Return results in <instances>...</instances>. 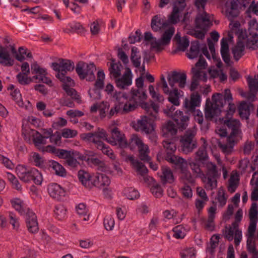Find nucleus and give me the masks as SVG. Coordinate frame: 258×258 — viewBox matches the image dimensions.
Instances as JSON below:
<instances>
[{"label": "nucleus", "mask_w": 258, "mask_h": 258, "mask_svg": "<svg viewBox=\"0 0 258 258\" xmlns=\"http://www.w3.org/2000/svg\"><path fill=\"white\" fill-rule=\"evenodd\" d=\"M232 96L230 90L226 89L224 94L216 93L213 95L212 100L209 99L206 100L205 108V115L207 120H211L215 116H218L221 112V108L226 103L228 104V109L226 110V118H229L235 112L236 106L232 103Z\"/></svg>", "instance_id": "1"}, {"label": "nucleus", "mask_w": 258, "mask_h": 258, "mask_svg": "<svg viewBox=\"0 0 258 258\" xmlns=\"http://www.w3.org/2000/svg\"><path fill=\"white\" fill-rule=\"evenodd\" d=\"M143 108L145 109L146 115L142 116L141 119L138 120L137 130L138 131L149 134L154 131L153 121L157 117L159 106L155 103H152L150 105L145 103L143 105Z\"/></svg>", "instance_id": "2"}, {"label": "nucleus", "mask_w": 258, "mask_h": 258, "mask_svg": "<svg viewBox=\"0 0 258 258\" xmlns=\"http://www.w3.org/2000/svg\"><path fill=\"white\" fill-rule=\"evenodd\" d=\"M15 171L19 179L26 183L32 181L37 185H40L42 181L41 173L36 168H29L23 165H18Z\"/></svg>", "instance_id": "3"}, {"label": "nucleus", "mask_w": 258, "mask_h": 258, "mask_svg": "<svg viewBox=\"0 0 258 258\" xmlns=\"http://www.w3.org/2000/svg\"><path fill=\"white\" fill-rule=\"evenodd\" d=\"M166 160L179 168L181 174L180 177V181L181 183L183 184H194L195 183V179L190 171L187 170V163L185 159L175 155L168 154L166 157Z\"/></svg>", "instance_id": "4"}, {"label": "nucleus", "mask_w": 258, "mask_h": 258, "mask_svg": "<svg viewBox=\"0 0 258 258\" xmlns=\"http://www.w3.org/2000/svg\"><path fill=\"white\" fill-rule=\"evenodd\" d=\"M207 0H196L195 5L200 11L195 19V27L204 31H207L212 25L209 15L205 11Z\"/></svg>", "instance_id": "5"}, {"label": "nucleus", "mask_w": 258, "mask_h": 258, "mask_svg": "<svg viewBox=\"0 0 258 258\" xmlns=\"http://www.w3.org/2000/svg\"><path fill=\"white\" fill-rule=\"evenodd\" d=\"M207 172L204 175L203 182L207 190H212L217 186V178L220 176L216 165L212 162L206 164Z\"/></svg>", "instance_id": "6"}, {"label": "nucleus", "mask_w": 258, "mask_h": 258, "mask_svg": "<svg viewBox=\"0 0 258 258\" xmlns=\"http://www.w3.org/2000/svg\"><path fill=\"white\" fill-rule=\"evenodd\" d=\"M196 131L193 129H188L180 137V143L181 150L187 154L191 153L198 146L196 138Z\"/></svg>", "instance_id": "7"}, {"label": "nucleus", "mask_w": 258, "mask_h": 258, "mask_svg": "<svg viewBox=\"0 0 258 258\" xmlns=\"http://www.w3.org/2000/svg\"><path fill=\"white\" fill-rule=\"evenodd\" d=\"M96 71V68L93 63L88 64L80 61L76 64V72L81 80L93 81L95 79L94 72Z\"/></svg>", "instance_id": "8"}, {"label": "nucleus", "mask_w": 258, "mask_h": 258, "mask_svg": "<svg viewBox=\"0 0 258 258\" xmlns=\"http://www.w3.org/2000/svg\"><path fill=\"white\" fill-rule=\"evenodd\" d=\"M175 32V28L173 27H170L166 30L163 33L161 38L158 40L155 38L151 43V47L157 51H161L163 49V47L168 45Z\"/></svg>", "instance_id": "9"}, {"label": "nucleus", "mask_w": 258, "mask_h": 258, "mask_svg": "<svg viewBox=\"0 0 258 258\" xmlns=\"http://www.w3.org/2000/svg\"><path fill=\"white\" fill-rule=\"evenodd\" d=\"M107 142L113 146H118L120 148L127 147V141L124 134L114 127L111 130V137L107 139Z\"/></svg>", "instance_id": "10"}, {"label": "nucleus", "mask_w": 258, "mask_h": 258, "mask_svg": "<svg viewBox=\"0 0 258 258\" xmlns=\"http://www.w3.org/2000/svg\"><path fill=\"white\" fill-rule=\"evenodd\" d=\"M186 5L184 0H179L174 3L172 11L168 18L170 24L175 25L179 22L180 14L184 10Z\"/></svg>", "instance_id": "11"}, {"label": "nucleus", "mask_w": 258, "mask_h": 258, "mask_svg": "<svg viewBox=\"0 0 258 258\" xmlns=\"http://www.w3.org/2000/svg\"><path fill=\"white\" fill-rule=\"evenodd\" d=\"M186 78L185 73L172 71L168 75L167 80L169 85L173 89L175 84H177L180 88H183L186 84Z\"/></svg>", "instance_id": "12"}, {"label": "nucleus", "mask_w": 258, "mask_h": 258, "mask_svg": "<svg viewBox=\"0 0 258 258\" xmlns=\"http://www.w3.org/2000/svg\"><path fill=\"white\" fill-rule=\"evenodd\" d=\"M249 225L246 235L253 237L258 220V207L256 203H253L249 211Z\"/></svg>", "instance_id": "13"}, {"label": "nucleus", "mask_w": 258, "mask_h": 258, "mask_svg": "<svg viewBox=\"0 0 258 258\" xmlns=\"http://www.w3.org/2000/svg\"><path fill=\"white\" fill-rule=\"evenodd\" d=\"M238 39L244 42L246 47L252 49H258V34H248L246 31H241L238 35Z\"/></svg>", "instance_id": "14"}, {"label": "nucleus", "mask_w": 258, "mask_h": 258, "mask_svg": "<svg viewBox=\"0 0 258 258\" xmlns=\"http://www.w3.org/2000/svg\"><path fill=\"white\" fill-rule=\"evenodd\" d=\"M92 185L103 189L104 194L108 191L107 187L110 184L109 177L102 173H97L92 178Z\"/></svg>", "instance_id": "15"}, {"label": "nucleus", "mask_w": 258, "mask_h": 258, "mask_svg": "<svg viewBox=\"0 0 258 258\" xmlns=\"http://www.w3.org/2000/svg\"><path fill=\"white\" fill-rule=\"evenodd\" d=\"M132 78L133 75L131 70L130 68H127L122 76L118 77L114 80L117 88L124 89L132 85Z\"/></svg>", "instance_id": "16"}, {"label": "nucleus", "mask_w": 258, "mask_h": 258, "mask_svg": "<svg viewBox=\"0 0 258 258\" xmlns=\"http://www.w3.org/2000/svg\"><path fill=\"white\" fill-rule=\"evenodd\" d=\"M51 67L57 73H67V72L74 70L75 64L74 62L70 60L61 59L59 60V62L52 63Z\"/></svg>", "instance_id": "17"}, {"label": "nucleus", "mask_w": 258, "mask_h": 258, "mask_svg": "<svg viewBox=\"0 0 258 258\" xmlns=\"http://www.w3.org/2000/svg\"><path fill=\"white\" fill-rule=\"evenodd\" d=\"M201 102V96L198 92H194L190 95V99L184 100L183 105L187 112L191 113L200 106Z\"/></svg>", "instance_id": "18"}, {"label": "nucleus", "mask_w": 258, "mask_h": 258, "mask_svg": "<svg viewBox=\"0 0 258 258\" xmlns=\"http://www.w3.org/2000/svg\"><path fill=\"white\" fill-rule=\"evenodd\" d=\"M224 237L229 241H232L233 239L236 246L239 244L242 239V231L238 227L234 228L232 224L229 228L226 227Z\"/></svg>", "instance_id": "19"}, {"label": "nucleus", "mask_w": 258, "mask_h": 258, "mask_svg": "<svg viewBox=\"0 0 258 258\" xmlns=\"http://www.w3.org/2000/svg\"><path fill=\"white\" fill-rule=\"evenodd\" d=\"M27 228L31 233H35L38 232V224L35 214L30 209H27L25 214Z\"/></svg>", "instance_id": "20"}, {"label": "nucleus", "mask_w": 258, "mask_h": 258, "mask_svg": "<svg viewBox=\"0 0 258 258\" xmlns=\"http://www.w3.org/2000/svg\"><path fill=\"white\" fill-rule=\"evenodd\" d=\"M173 119L176 122L178 129L182 131L185 130L188 124L189 116L187 112H183L180 110H176L172 115Z\"/></svg>", "instance_id": "21"}, {"label": "nucleus", "mask_w": 258, "mask_h": 258, "mask_svg": "<svg viewBox=\"0 0 258 258\" xmlns=\"http://www.w3.org/2000/svg\"><path fill=\"white\" fill-rule=\"evenodd\" d=\"M130 101H134L139 105L143 104L147 99V95L145 89H135L133 88L128 94Z\"/></svg>", "instance_id": "22"}, {"label": "nucleus", "mask_w": 258, "mask_h": 258, "mask_svg": "<svg viewBox=\"0 0 258 258\" xmlns=\"http://www.w3.org/2000/svg\"><path fill=\"white\" fill-rule=\"evenodd\" d=\"M239 8L240 3L238 0H231L229 4H227L226 16L230 22L238 16Z\"/></svg>", "instance_id": "23"}, {"label": "nucleus", "mask_w": 258, "mask_h": 258, "mask_svg": "<svg viewBox=\"0 0 258 258\" xmlns=\"http://www.w3.org/2000/svg\"><path fill=\"white\" fill-rule=\"evenodd\" d=\"M48 192L50 196L56 200H60L65 196V190L59 184L51 183L48 185Z\"/></svg>", "instance_id": "24"}, {"label": "nucleus", "mask_w": 258, "mask_h": 258, "mask_svg": "<svg viewBox=\"0 0 258 258\" xmlns=\"http://www.w3.org/2000/svg\"><path fill=\"white\" fill-rule=\"evenodd\" d=\"M107 66H108L109 76L111 79L115 80L118 77H120L122 66L120 62H116L115 60L111 59L110 62L107 63Z\"/></svg>", "instance_id": "25"}, {"label": "nucleus", "mask_w": 258, "mask_h": 258, "mask_svg": "<svg viewBox=\"0 0 258 258\" xmlns=\"http://www.w3.org/2000/svg\"><path fill=\"white\" fill-rule=\"evenodd\" d=\"M224 124L228 127L230 131L229 137H231L233 139L237 136L240 133V121L237 119L227 118L224 120Z\"/></svg>", "instance_id": "26"}, {"label": "nucleus", "mask_w": 258, "mask_h": 258, "mask_svg": "<svg viewBox=\"0 0 258 258\" xmlns=\"http://www.w3.org/2000/svg\"><path fill=\"white\" fill-rule=\"evenodd\" d=\"M177 128L173 121H168L162 126L163 136L165 138H175Z\"/></svg>", "instance_id": "27"}, {"label": "nucleus", "mask_w": 258, "mask_h": 258, "mask_svg": "<svg viewBox=\"0 0 258 258\" xmlns=\"http://www.w3.org/2000/svg\"><path fill=\"white\" fill-rule=\"evenodd\" d=\"M126 160L131 162L133 167L141 175L144 176L148 173V170L145 165L135 159L133 155L128 156Z\"/></svg>", "instance_id": "28"}, {"label": "nucleus", "mask_w": 258, "mask_h": 258, "mask_svg": "<svg viewBox=\"0 0 258 258\" xmlns=\"http://www.w3.org/2000/svg\"><path fill=\"white\" fill-rule=\"evenodd\" d=\"M0 64L5 66H12L14 60L7 48L0 45Z\"/></svg>", "instance_id": "29"}, {"label": "nucleus", "mask_w": 258, "mask_h": 258, "mask_svg": "<svg viewBox=\"0 0 258 258\" xmlns=\"http://www.w3.org/2000/svg\"><path fill=\"white\" fill-rule=\"evenodd\" d=\"M43 148V152H49L55 153L59 158L64 159L66 160L74 152V151H67L64 149H56L55 148L48 145L45 148Z\"/></svg>", "instance_id": "30"}, {"label": "nucleus", "mask_w": 258, "mask_h": 258, "mask_svg": "<svg viewBox=\"0 0 258 258\" xmlns=\"http://www.w3.org/2000/svg\"><path fill=\"white\" fill-rule=\"evenodd\" d=\"M201 140L203 141V144L195 153V160L196 161L202 162L208 159V155L206 150L207 146L206 141L204 138H202Z\"/></svg>", "instance_id": "31"}, {"label": "nucleus", "mask_w": 258, "mask_h": 258, "mask_svg": "<svg viewBox=\"0 0 258 258\" xmlns=\"http://www.w3.org/2000/svg\"><path fill=\"white\" fill-rule=\"evenodd\" d=\"M167 26V23L159 15L154 16L151 20V27L155 32H158Z\"/></svg>", "instance_id": "32"}, {"label": "nucleus", "mask_w": 258, "mask_h": 258, "mask_svg": "<svg viewBox=\"0 0 258 258\" xmlns=\"http://www.w3.org/2000/svg\"><path fill=\"white\" fill-rule=\"evenodd\" d=\"M78 176L79 181L82 184L87 188H91L92 186V179L90 173L84 170H80L78 171Z\"/></svg>", "instance_id": "33"}, {"label": "nucleus", "mask_w": 258, "mask_h": 258, "mask_svg": "<svg viewBox=\"0 0 258 258\" xmlns=\"http://www.w3.org/2000/svg\"><path fill=\"white\" fill-rule=\"evenodd\" d=\"M94 143L96 145V148L102 151V153L107 155L110 159H114L115 156L112 149L101 141H98L96 139L94 140Z\"/></svg>", "instance_id": "34"}, {"label": "nucleus", "mask_w": 258, "mask_h": 258, "mask_svg": "<svg viewBox=\"0 0 258 258\" xmlns=\"http://www.w3.org/2000/svg\"><path fill=\"white\" fill-rule=\"evenodd\" d=\"M162 174L160 176L161 180L163 184L172 183L174 181V177L171 169L166 167H163Z\"/></svg>", "instance_id": "35"}, {"label": "nucleus", "mask_w": 258, "mask_h": 258, "mask_svg": "<svg viewBox=\"0 0 258 258\" xmlns=\"http://www.w3.org/2000/svg\"><path fill=\"white\" fill-rule=\"evenodd\" d=\"M244 50V42L238 39L236 45L232 49L234 58L238 61L243 55Z\"/></svg>", "instance_id": "36"}, {"label": "nucleus", "mask_w": 258, "mask_h": 258, "mask_svg": "<svg viewBox=\"0 0 258 258\" xmlns=\"http://www.w3.org/2000/svg\"><path fill=\"white\" fill-rule=\"evenodd\" d=\"M221 54L223 61L227 64L230 62L229 45L226 39L223 38L221 41Z\"/></svg>", "instance_id": "37"}, {"label": "nucleus", "mask_w": 258, "mask_h": 258, "mask_svg": "<svg viewBox=\"0 0 258 258\" xmlns=\"http://www.w3.org/2000/svg\"><path fill=\"white\" fill-rule=\"evenodd\" d=\"M216 207H211L208 209V218L205 223V228L209 230L212 231L214 228V220L215 217Z\"/></svg>", "instance_id": "38"}, {"label": "nucleus", "mask_w": 258, "mask_h": 258, "mask_svg": "<svg viewBox=\"0 0 258 258\" xmlns=\"http://www.w3.org/2000/svg\"><path fill=\"white\" fill-rule=\"evenodd\" d=\"M174 141V138H171L170 139L165 140L162 142L163 146L167 151V153L165 156L166 159L168 154L174 155L173 153L176 150V146Z\"/></svg>", "instance_id": "39"}, {"label": "nucleus", "mask_w": 258, "mask_h": 258, "mask_svg": "<svg viewBox=\"0 0 258 258\" xmlns=\"http://www.w3.org/2000/svg\"><path fill=\"white\" fill-rule=\"evenodd\" d=\"M11 203L14 208L21 215H24L27 211L28 208L25 203L19 199H16L12 201Z\"/></svg>", "instance_id": "40"}, {"label": "nucleus", "mask_w": 258, "mask_h": 258, "mask_svg": "<svg viewBox=\"0 0 258 258\" xmlns=\"http://www.w3.org/2000/svg\"><path fill=\"white\" fill-rule=\"evenodd\" d=\"M8 90H11V95L13 99L15 101L16 103L19 106H23L24 103L23 102L21 94L20 93V90L17 89H15V86L11 84L8 88Z\"/></svg>", "instance_id": "41"}, {"label": "nucleus", "mask_w": 258, "mask_h": 258, "mask_svg": "<svg viewBox=\"0 0 258 258\" xmlns=\"http://www.w3.org/2000/svg\"><path fill=\"white\" fill-rule=\"evenodd\" d=\"M252 107L253 105L251 103H247L245 101L242 102L238 107L240 116L242 118H248L250 114V108Z\"/></svg>", "instance_id": "42"}, {"label": "nucleus", "mask_w": 258, "mask_h": 258, "mask_svg": "<svg viewBox=\"0 0 258 258\" xmlns=\"http://www.w3.org/2000/svg\"><path fill=\"white\" fill-rule=\"evenodd\" d=\"M49 166L55 171L57 175L61 177H65L67 175L66 169L57 162L53 160L50 161Z\"/></svg>", "instance_id": "43"}, {"label": "nucleus", "mask_w": 258, "mask_h": 258, "mask_svg": "<svg viewBox=\"0 0 258 258\" xmlns=\"http://www.w3.org/2000/svg\"><path fill=\"white\" fill-rule=\"evenodd\" d=\"M62 88L67 94L70 96L72 99L74 100L78 103L81 102L82 100L80 95L77 93L75 89L71 88L67 84H64Z\"/></svg>", "instance_id": "44"}, {"label": "nucleus", "mask_w": 258, "mask_h": 258, "mask_svg": "<svg viewBox=\"0 0 258 258\" xmlns=\"http://www.w3.org/2000/svg\"><path fill=\"white\" fill-rule=\"evenodd\" d=\"M144 143L142 140L136 134H133L131 136L129 142H127V147H128L131 150H134L136 147L138 149L140 148Z\"/></svg>", "instance_id": "45"}, {"label": "nucleus", "mask_w": 258, "mask_h": 258, "mask_svg": "<svg viewBox=\"0 0 258 258\" xmlns=\"http://www.w3.org/2000/svg\"><path fill=\"white\" fill-rule=\"evenodd\" d=\"M234 139L231 137H228L227 138V142L225 144H220L219 146L221 149L222 151L225 154H230L233 149L234 145Z\"/></svg>", "instance_id": "46"}, {"label": "nucleus", "mask_w": 258, "mask_h": 258, "mask_svg": "<svg viewBox=\"0 0 258 258\" xmlns=\"http://www.w3.org/2000/svg\"><path fill=\"white\" fill-rule=\"evenodd\" d=\"M198 161H196L195 160H189L188 165L192 172L194 175H195L196 177H201L204 176V172L202 170L200 164L198 163Z\"/></svg>", "instance_id": "47"}, {"label": "nucleus", "mask_w": 258, "mask_h": 258, "mask_svg": "<svg viewBox=\"0 0 258 258\" xmlns=\"http://www.w3.org/2000/svg\"><path fill=\"white\" fill-rule=\"evenodd\" d=\"M67 209L61 204L57 205L54 209V215L56 218L59 220H64L67 217Z\"/></svg>", "instance_id": "48"}, {"label": "nucleus", "mask_w": 258, "mask_h": 258, "mask_svg": "<svg viewBox=\"0 0 258 258\" xmlns=\"http://www.w3.org/2000/svg\"><path fill=\"white\" fill-rule=\"evenodd\" d=\"M141 58L138 49L136 47H133L131 51V60L135 67L138 68L140 67Z\"/></svg>", "instance_id": "49"}, {"label": "nucleus", "mask_w": 258, "mask_h": 258, "mask_svg": "<svg viewBox=\"0 0 258 258\" xmlns=\"http://www.w3.org/2000/svg\"><path fill=\"white\" fill-rule=\"evenodd\" d=\"M37 134V131L30 128L28 126H23L22 129V134L24 140L29 143L31 142V139Z\"/></svg>", "instance_id": "50"}, {"label": "nucleus", "mask_w": 258, "mask_h": 258, "mask_svg": "<svg viewBox=\"0 0 258 258\" xmlns=\"http://www.w3.org/2000/svg\"><path fill=\"white\" fill-rule=\"evenodd\" d=\"M29 160L34 165L37 167H42L44 162L43 159L36 152L32 153Z\"/></svg>", "instance_id": "51"}, {"label": "nucleus", "mask_w": 258, "mask_h": 258, "mask_svg": "<svg viewBox=\"0 0 258 258\" xmlns=\"http://www.w3.org/2000/svg\"><path fill=\"white\" fill-rule=\"evenodd\" d=\"M139 152V158L142 161L145 162H149L150 160V157L149 156V149L148 146L144 144L140 148L138 149Z\"/></svg>", "instance_id": "52"}, {"label": "nucleus", "mask_w": 258, "mask_h": 258, "mask_svg": "<svg viewBox=\"0 0 258 258\" xmlns=\"http://www.w3.org/2000/svg\"><path fill=\"white\" fill-rule=\"evenodd\" d=\"M200 53V45L199 41H196L191 43L187 56L190 59H193L198 56Z\"/></svg>", "instance_id": "53"}, {"label": "nucleus", "mask_w": 258, "mask_h": 258, "mask_svg": "<svg viewBox=\"0 0 258 258\" xmlns=\"http://www.w3.org/2000/svg\"><path fill=\"white\" fill-rule=\"evenodd\" d=\"M32 140L35 146L37 147L39 150H41L42 151L44 147L40 148V145L46 144V140L44 139L42 137V135L37 131V134H35V136H34L32 138ZM45 147H44V150H45Z\"/></svg>", "instance_id": "54"}, {"label": "nucleus", "mask_w": 258, "mask_h": 258, "mask_svg": "<svg viewBox=\"0 0 258 258\" xmlns=\"http://www.w3.org/2000/svg\"><path fill=\"white\" fill-rule=\"evenodd\" d=\"M97 77V79L95 83V87L96 89L93 90V91L95 92L96 91V89H101L104 87L105 74L102 70H100L98 72Z\"/></svg>", "instance_id": "55"}, {"label": "nucleus", "mask_w": 258, "mask_h": 258, "mask_svg": "<svg viewBox=\"0 0 258 258\" xmlns=\"http://www.w3.org/2000/svg\"><path fill=\"white\" fill-rule=\"evenodd\" d=\"M173 232L174 237L177 239H182L186 234V230L182 225H179L173 228Z\"/></svg>", "instance_id": "56"}, {"label": "nucleus", "mask_w": 258, "mask_h": 258, "mask_svg": "<svg viewBox=\"0 0 258 258\" xmlns=\"http://www.w3.org/2000/svg\"><path fill=\"white\" fill-rule=\"evenodd\" d=\"M125 196L129 200H133L139 197L138 191L133 187H127L123 191Z\"/></svg>", "instance_id": "57"}, {"label": "nucleus", "mask_w": 258, "mask_h": 258, "mask_svg": "<svg viewBox=\"0 0 258 258\" xmlns=\"http://www.w3.org/2000/svg\"><path fill=\"white\" fill-rule=\"evenodd\" d=\"M168 100L174 105L178 106L179 105V93L177 89L173 88L172 92L169 93Z\"/></svg>", "instance_id": "58"}, {"label": "nucleus", "mask_w": 258, "mask_h": 258, "mask_svg": "<svg viewBox=\"0 0 258 258\" xmlns=\"http://www.w3.org/2000/svg\"><path fill=\"white\" fill-rule=\"evenodd\" d=\"M76 211L79 215L83 216V220L88 221L89 220V216L87 215V210L84 204H79L76 207Z\"/></svg>", "instance_id": "59"}, {"label": "nucleus", "mask_w": 258, "mask_h": 258, "mask_svg": "<svg viewBox=\"0 0 258 258\" xmlns=\"http://www.w3.org/2000/svg\"><path fill=\"white\" fill-rule=\"evenodd\" d=\"M138 105L137 103H135L134 101H130V98L128 97L127 101L124 104L123 109H121L122 113H127L134 111Z\"/></svg>", "instance_id": "60"}, {"label": "nucleus", "mask_w": 258, "mask_h": 258, "mask_svg": "<svg viewBox=\"0 0 258 258\" xmlns=\"http://www.w3.org/2000/svg\"><path fill=\"white\" fill-rule=\"evenodd\" d=\"M103 224L107 230H112L115 224L114 218L111 215L106 216L104 219Z\"/></svg>", "instance_id": "61"}, {"label": "nucleus", "mask_w": 258, "mask_h": 258, "mask_svg": "<svg viewBox=\"0 0 258 258\" xmlns=\"http://www.w3.org/2000/svg\"><path fill=\"white\" fill-rule=\"evenodd\" d=\"M28 74L20 73L17 76V78L18 82L22 85H27L29 84L31 82L34 80L32 78L28 77Z\"/></svg>", "instance_id": "62"}, {"label": "nucleus", "mask_w": 258, "mask_h": 258, "mask_svg": "<svg viewBox=\"0 0 258 258\" xmlns=\"http://www.w3.org/2000/svg\"><path fill=\"white\" fill-rule=\"evenodd\" d=\"M192 73L194 75V78H197L198 80H201L206 82L207 80V73L203 71L199 70L196 68H192Z\"/></svg>", "instance_id": "63"}, {"label": "nucleus", "mask_w": 258, "mask_h": 258, "mask_svg": "<svg viewBox=\"0 0 258 258\" xmlns=\"http://www.w3.org/2000/svg\"><path fill=\"white\" fill-rule=\"evenodd\" d=\"M77 156V152H74L66 160V163L68 166L75 168L77 167L79 164V162L77 161L75 157Z\"/></svg>", "instance_id": "64"}]
</instances>
